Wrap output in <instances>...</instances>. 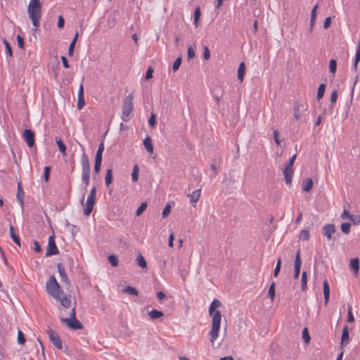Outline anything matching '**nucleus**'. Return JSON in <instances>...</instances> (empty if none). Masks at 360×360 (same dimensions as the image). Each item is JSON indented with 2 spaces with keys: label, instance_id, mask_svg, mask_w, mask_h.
<instances>
[{
  "label": "nucleus",
  "instance_id": "10",
  "mask_svg": "<svg viewBox=\"0 0 360 360\" xmlns=\"http://www.w3.org/2000/svg\"><path fill=\"white\" fill-rule=\"evenodd\" d=\"M22 137L29 147L31 148L34 146V134L31 129H25L23 131Z\"/></svg>",
  "mask_w": 360,
  "mask_h": 360
},
{
  "label": "nucleus",
  "instance_id": "8",
  "mask_svg": "<svg viewBox=\"0 0 360 360\" xmlns=\"http://www.w3.org/2000/svg\"><path fill=\"white\" fill-rule=\"evenodd\" d=\"M59 253V250L55 243V236L51 235L49 237L48 247L45 253L46 257H50L52 255H56Z\"/></svg>",
  "mask_w": 360,
  "mask_h": 360
},
{
  "label": "nucleus",
  "instance_id": "12",
  "mask_svg": "<svg viewBox=\"0 0 360 360\" xmlns=\"http://www.w3.org/2000/svg\"><path fill=\"white\" fill-rule=\"evenodd\" d=\"M301 266H302V259H301V257H300V251L298 250L295 255V264H294V278L295 279H297L300 276Z\"/></svg>",
  "mask_w": 360,
  "mask_h": 360
},
{
  "label": "nucleus",
  "instance_id": "60",
  "mask_svg": "<svg viewBox=\"0 0 360 360\" xmlns=\"http://www.w3.org/2000/svg\"><path fill=\"white\" fill-rule=\"evenodd\" d=\"M195 53L194 49H193L192 46H189L188 49V59H192L195 57Z\"/></svg>",
  "mask_w": 360,
  "mask_h": 360
},
{
  "label": "nucleus",
  "instance_id": "22",
  "mask_svg": "<svg viewBox=\"0 0 360 360\" xmlns=\"http://www.w3.org/2000/svg\"><path fill=\"white\" fill-rule=\"evenodd\" d=\"M323 287L324 302H325V304H327V303L329 301V297H330V287H329L328 283L326 279H325L323 281Z\"/></svg>",
  "mask_w": 360,
  "mask_h": 360
},
{
  "label": "nucleus",
  "instance_id": "3",
  "mask_svg": "<svg viewBox=\"0 0 360 360\" xmlns=\"http://www.w3.org/2000/svg\"><path fill=\"white\" fill-rule=\"evenodd\" d=\"M221 303L219 300L214 299L209 307V314L212 316V328L209 333L210 342L213 344L219 336L221 314L217 308L221 306Z\"/></svg>",
  "mask_w": 360,
  "mask_h": 360
},
{
  "label": "nucleus",
  "instance_id": "30",
  "mask_svg": "<svg viewBox=\"0 0 360 360\" xmlns=\"http://www.w3.org/2000/svg\"><path fill=\"white\" fill-rule=\"evenodd\" d=\"M136 264L142 269L147 267V263L143 256L139 253L136 258Z\"/></svg>",
  "mask_w": 360,
  "mask_h": 360
},
{
  "label": "nucleus",
  "instance_id": "40",
  "mask_svg": "<svg viewBox=\"0 0 360 360\" xmlns=\"http://www.w3.org/2000/svg\"><path fill=\"white\" fill-rule=\"evenodd\" d=\"M82 181L86 187L90 181V172H82Z\"/></svg>",
  "mask_w": 360,
  "mask_h": 360
},
{
  "label": "nucleus",
  "instance_id": "35",
  "mask_svg": "<svg viewBox=\"0 0 360 360\" xmlns=\"http://www.w3.org/2000/svg\"><path fill=\"white\" fill-rule=\"evenodd\" d=\"M318 8V4H316L311 13V20H310V25H311V30L313 28V26L314 25L315 20H316V9Z\"/></svg>",
  "mask_w": 360,
  "mask_h": 360
},
{
  "label": "nucleus",
  "instance_id": "2",
  "mask_svg": "<svg viewBox=\"0 0 360 360\" xmlns=\"http://www.w3.org/2000/svg\"><path fill=\"white\" fill-rule=\"evenodd\" d=\"M221 303L219 300L214 299L209 307V314L212 316V328L209 333L210 342L213 344L219 336L221 314L217 308L221 306Z\"/></svg>",
  "mask_w": 360,
  "mask_h": 360
},
{
  "label": "nucleus",
  "instance_id": "36",
  "mask_svg": "<svg viewBox=\"0 0 360 360\" xmlns=\"http://www.w3.org/2000/svg\"><path fill=\"white\" fill-rule=\"evenodd\" d=\"M56 144L58 147L59 150L64 155H66V146L63 141L59 139L56 140Z\"/></svg>",
  "mask_w": 360,
  "mask_h": 360
},
{
  "label": "nucleus",
  "instance_id": "41",
  "mask_svg": "<svg viewBox=\"0 0 360 360\" xmlns=\"http://www.w3.org/2000/svg\"><path fill=\"white\" fill-rule=\"evenodd\" d=\"M123 292L129 293V294H131V295H136V296H137L139 295L138 290L135 288L129 286V285L126 287L123 290Z\"/></svg>",
  "mask_w": 360,
  "mask_h": 360
},
{
  "label": "nucleus",
  "instance_id": "48",
  "mask_svg": "<svg viewBox=\"0 0 360 360\" xmlns=\"http://www.w3.org/2000/svg\"><path fill=\"white\" fill-rule=\"evenodd\" d=\"M281 258H278V260H277V263H276V266L275 267V269L274 271V276L275 277H277L280 271H281Z\"/></svg>",
  "mask_w": 360,
  "mask_h": 360
},
{
  "label": "nucleus",
  "instance_id": "64",
  "mask_svg": "<svg viewBox=\"0 0 360 360\" xmlns=\"http://www.w3.org/2000/svg\"><path fill=\"white\" fill-rule=\"evenodd\" d=\"M203 58L205 60H208L210 58V53L207 46L204 47Z\"/></svg>",
  "mask_w": 360,
  "mask_h": 360
},
{
  "label": "nucleus",
  "instance_id": "17",
  "mask_svg": "<svg viewBox=\"0 0 360 360\" xmlns=\"http://www.w3.org/2000/svg\"><path fill=\"white\" fill-rule=\"evenodd\" d=\"M293 168L286 167H285L283 170L284 179L285 181L287 184H290L292 180L293 176Z\"/></svg>",
  "mask_w": 360,
  "mask_h": 360
},
{
  "label": "nucleus",
  "instance_id": "24",
  "mask_svg": "<svg viewBox=\"0 0 360 360\" xmlns=\"http://www.w3.org/2000/svg\"><path fill=\"white\" fill-rule=\"evenodd\" d=\"M148 316L152 320H156L159 318H161L164 316V314L161 311H158L157 309H152L148 312Z\"/></svg>",
  "mask_w": 360,
  "mask_h": 360
},
{
  "label": "nucleus",
  "instance_id": "18",
  "mask_svg": "<svg viewBox=\"0 0 360 360\" xmlns=\"http://www.w3.org/2000/svg\"><path fill=\"white\" fill-rule=\"evenodd\" d=\"M85 105V101L84 97V89L83 86L81 84L78 91V102H77V108L81 110Z\"/></svg>",
  "mask_w": 360,
  "mask_h": 360
},
{
  "label": "nucleus",
  "instance_id": "59",
  "mask_svg": "<svg viewBox=\"0 0 360 360\" xmlns=\"http://www.w3.org/2000/svg\"><path fill=\"white\" fill-rule=\"evenodd\" d=\"M51 168L48 166L44 167V178L46 182L49 181Z\"/></svg>",
  "mask_w": 360,
  "mask_h": 360
},
{
  "label": "nucleus",
  "instance_id": "9",
  "mask_svg": "<svg viewBox=\"0 0 360 360\" xmlns=\"http://www.w3.org/2000/svg\"><path fill=\"white\" fill-rule=\"evenodd\" d=\"M47 334L50 341L58 349H63V343L59 335L53 329L49 328Z\"/></svg>",
  "mask_w": 360,
  "mask_h": 360
},
{
  "label": "nucleus",
  "instance_id": "47",
  "mask_svg": "<svg viewBox=\"0 0 360 360\" xmlns=\"http://www.w3.org/2000/svg\"><path fill=\"white\" fill-rule=\"evenodd\" d=\"M181 64V57H178L174 62L173 63V66H172V70L174 72H176L179 70L180 65Z\"/></svg>",
  "mask_w": 360,
  "mask_h": 360
},
{
  "label": "nucleus",
  "instance_id": "32",
  "mask_svg": "<svg viewBox=\"0 0 360 360\" xmlns=\"http://www.w3.org/2000/svg\"><path fill=\"white\" fill-rule=\"evenodd\" d=\"M77 37H78V32H76L72 41H71L70 46H69V49H68V55L69 56L73 55L74 49H75V43L77 41Z\"/></svg>",
  "mask_w": 360,
  "mask_h": 360
},
{
  "label": "nucleus",
  "instance_id": "44",
  "mask_svg": "<svg viewBox=\"0 0 360 360\" xmlns=\"http://www.w3.org/2000/svg\"><path fill=\"white\" fill-rule=\"evenodd\" d=\"M329 69H330V71L333 73V74H335V72H336V69H337V62L335 59H331L329 62Z\"/></svg>",
  "mask_w": 360,
  "mask_h": 360
},
{
  "label": "nucleus",
  "instance_id": "57",
  "mask_svg": "<svg viewBox=\"0 0 360 360\" xmlns=\"http://www.w3.org/2000/svg\"><path fill=\"white\" fill-rule=\"evenodd\" d=\"M350 221L352 222L354 225L360 224V216L359 215H354L352 214L350 216Z\"/></svg>",
  "mask_w": 360,
  "mask_h": 360
},
{
  "label": "nucleus",
  "instance_id": "61",
  "mask_svg": "<svg viewBox=\"0 0 360 360\" xmlns=\"http://www.w3.org/2000/svg\"><path fill=\"white\" fill-rule=\"evenodd\" d=\"M354 60H356V62L360 61V41L358 43L356 51V55H355V59Z\"/></svg>",
  "mask_w": 360,
  "mask_h": 360
},
{
  "label": "nucleus",
  "instance_id": "52",
  "mask_svg": "<svg viewBox=\"0 0 360 360\" xmlns=\"http://www.w3.org/2000/svg\"><path fill=\"white\" fill-rule=\"evenodd\" d=\"M102 160L95 159L94 163V172L98 174L101 170Z\"/></svg>",
  "mask_w": 360,
  "mask_h": 360
},
{
  "label": "nucleus",
  "instance_id": "15",
  "mask_svg": "<svg viewBox=\"0 0 360 360\" xmlns=\"http://www.w3.org/2000/svg\"><path fill=\"white\" fill-rule=\"evenodd\" d=\"M293 110H294V113H293L294 117L297 120H298L300 118V112L307 110V105L296 102L295 103Z\"/></svg>",
  "mask_w": 360,
  "mask_h": 360
},
{
  "label": "nucleus",
  "instance_id": "45",
  "mask_svg": "<svg viewBox=\"0 0 360 360\" xmlns=\"http://www.w3.org/2000/svg\"><path fill=\"white\" fill-rule=\"evenodd\" d=\"M147 207V202H142L140 206L138 207L136 215L140 216L146 209Z\"/></svg>",
  "mask_w": 360,
  "mask_h": 360
},
{
  "label": "nucleus",
  "instance_id": "5",
  "mask_svg": "<svg viewBox=\"0 0 360 360\" xmlns=\"http://www.w3.org/2000/svg\"><path fill=\"white\" fill-rule=\"evenodd\" d=\"M133 100V94H129L123 99L121 118L124 122H128L130 120V115L134 110Z\"/></svg>",
  "mask_w": 360,
  "mask_h": 360
},
{
  "label": "nucleus",
  "instance_id": "14",
  "mask_svg": "<svg viewBox=\"0 0 360 360\" xmlns=\"http://www.w3.org/2000/svg\"><path fill=\"white\" fill-rule=\"evenodd\" d=\"M82 172H91L90 162L87 155L83 153L81 157Z\"/></svg>",
  "mask_w": 360,
  "mask_h": 360
},
{
  "label": "nucleus",
  "instance_id": "56",
  "mask_svg": "<svg viewBox=\"0 0 360 360\" xmlns=\"http://www.w3.org/2000/svg\"><path fill=\"white\" fill-rule=\"evenodd\" d=\"M354 321V317L352 312V306L348 305V315H347V322L352 323Z\"/></svg>",
  "mask_w": 360,
  "mask_h": 360
},
{
  "label": "nucleus",
  "instance_id": "50",
  "mask_svg": "<svg viewBox=\"0 0 360 360\" xmlns=\"http://www.w3.org/2000/svg\"><path fill=\"white\" fill-rule=\"evenodd\" d=\"M302 338L306 343L309 342L311 338L309 335L307 328H304V330H302Z\"/></svg>",
  "mask_w": 360,
  "mask_h": 360
},
{
  "label": "nucleus",
  "instance_id": "42",
  "mask_svg": "<svg viewBox=\"0 0 360 360\" xmlns=\"http://www.w3.org/2000/svg\"><path fill=\"white\" fill-rule=\"evenodd\" d=\"M3 43L5 45L6 55L11 57L13 56L12 49L8 41L4 39Z\"/></svg>",
  "mask_w": 360,
  "mask_h": 360
},
{
  "label": "nucleus",
  "instance_id": "34",
  "mask_svg": "<svg viewBox=\"0 0 360 360\" xmlns=\"http://www.w3.org/2000/svg\"><path fill=\"white\" fill-rule=\"evenodd\" d=\"M275 282H272L269 288L268 296L269 297L271 301H274L275 298Z\"/></svg>",
  "mask_w": 360,
  "mask_h": 360
},
{
  "label": "nucleus",
  "instance_id": "37",
  "mask_svg": "<svg viewBox=\"0 0 360 360\" xmlns=\"http://www.w3.org/2000/svg\"><path fill=\"white\" fill-rule=\"evenodd\" d=\"M139 172V166L137 165H135L133 167V171H132V174H131L132 181L136 182L138 181Z\"/></svg>",
  "mask_w": 360,
  "mask_h": 360
},
{
  "label": "nucleus",
  "instance_id": "38",
  "mask_svg": "<svg viewBox=\"0 0 360 360\" xmlns=\"http://www.w3.org/2000/svg\"><path fill=\"white\" fill-rule=\"evenodd\" d=\"M350 267L355 271H358L359 269V263L358 258H354L350 260Z\"/></svg>",
  "mask_w": 360,
  "mask_h": 360
},
{
  "label": "nucleus",
  "instance_id": "43",
  "mask_svg": "<svg viewBox=\"0 0 360 360\" xmlns=\"http://www.w3.org/2000/svg\"><path fill=\"white\" fill-rule=\"evenodd\" d=\"M108 261L112 266L115 267V266H118V264H119L118 259L115 255H110L108 257Z\"/></svg>",
  "mask_w": 360,
  "mask_h": 360
},
{
  "label": "nucleus",
  "instance_id": "13",
  "mask_svg": "<svg viewBox=\"0 0 360 360\" xmlns=\"http://www.w3.org/2000/svg\"><path fill=\"white\" fill-rule=\"evenodd\" d=\"M322 231L323 234L327 238V239L330 240L332 238V235L335 233L336 229L334 224H328L323 226Z\"/></svg>",
  "mask_w": 360,
  "mask_h": 360
},
{
  "label": "nucleus",
  "instance_id": "49",
  "mask_svg": "<svg viewBox=\"0 0 360 360\" xmlns=\"http://www.w3.org/2000/svg\"><path fill=\"white\" fill-rule=\"evenodd\" d=\"M350 227L351 224L349 223H342L341 225V230L342 231L345 233L348 234L350 231Z\"/></svg>",
  "mask_w": 360,
  "mask_h": 360
},
{
  "label": "nucleus",
  "instance_id": "54",
  "mask_svg": "<svg viewBox=\"0 0 360 360\" xmlns=\"http://www.w3.org/2000/svg\"><path fill=\"white\" fill-rule=\"evenodd\" d=\"M148 124L151 127H155L156 124V115L154 113H151V115L148 120Z\"/></svg>",
  "mask_w": 360,
  "mask_h": 360
},
{
  "label": "nucleus",
  "instance_id": "31",
  "mask_svg": "<svg viewBox=\"0 0 360 360\" xmlns=\"http://www.w3.org/2000/svg\"><path fill=\"white\" fill-rule=\"evenodd\" d=\"M103 150H104V141H102L98 146V150L96 153L95 159L102 160V155H103Z\"/></svg>",
  "mask_w": 360,
  "mask_h": 360
},
{
  "label": "nucleus",
  "instance_id": "7",
  "mask_svg": "<svg viewBox=\"0 0 360 360\" xmlns=\"http://www.w3.org/2000/svg\"><path fill=\"white\" fill-rule=\"evenodd\" d=\"M60 321L73 330L82 329L84 327L82 323L76 319V311L75 308L72 309L69 318H61Z\"/></svg>",
  "mask_w": 360,
  "mask_h": 360
},
{
  "label": "nucleus",
  "instance_id": "39",
  "mask_svg": "<svg viewBox=\"0 0 360 360\" xmlns=\"http://www.w3.org/2000/svg\"><path fill=\"white\" fill-rule=\"evenodd\" d=\"M325 90H326V84H321L318 88V91H317V99L319 100L321 99L323 95H324V93H325Z\"/></svg>",
  "mask_w": 360,
  "mask_h": 360
},
{
  "label": "nucleus",
  "instance_id": "29",
  "mask_svg": "<svg viewBox=\"0 0 360 360\" xmlns=\"http://www.w3.org/2000/svg\"><path fill=\"white\" fill-rule=\"evenodd\" d=\"M301 288L302 291H305L307 288V274L306 271L302 273Z\"/></svg>",
  "mask_w": 360,
  "mask_h": 360
},
{
  "label": "nucleus",
  "instance_id": "53",
  "mask_svg": "<svg viewBox=\"0 0 360 360\" xmlns=\"http://www.w3.org/2000/svg\"><path fill=\"white\" fill-rule=\"evenodd\" d=\"M338 98V92L336 90L333 91L330 96V102H331V106L330 108H333L334 106L335 103L336 102Z\"/></svg>",
  "mask_w": 360,
  "mask_h": 360
},
{
  "label": "nucleus",
  "instance_id": "58",
  "mask_svg": "<svg viewBox=\"0 0 360 360\" xmlns=\"http://www.w3.org/2000/svg\"><path fill=\"white\" fill-rule=\"evenodd\" d=\"M200 16V9L197 7L194 12V23L196 25Z\"/></svg>",
  "mask_w": 360,
  "mask_h": 360
},
{
  "label": "nucleus",
  "instance_id": "28",
  "mask_svg": "<svg viewBox=\"0 0 360 360\" xmlns=\"http://www.w3.org/2000/svg\"><path fill=\"white\" fill-rule=\"evenodd\" d=\"M112 181V169H108L105 174V183L107 187L109 186V185Z\"/></svg>",
  "mask_w": 360,
  "mask_h": 360
},
{
  "label": "nucleus",
  "instance_id": "16",
  "mask_svg": "<svg viewBox=\"0 0 360 360\" xmlns=\"http://www.w3.org/2000/svg\"><path fill=\"white\" fill-rule=\"evenodd\" d=\"M57 269L59 274V276L61 278V281L65 283L68 285H70V281L68 278V276L65 273V267L61 263H58L57 264Z\"/></svg>",
  "mask_w": 360,
  "mask_h": 360
},
{
  "label": "nucleus",
  "instance_id": "1",
  "mask_svg": "<svg viewBox=\"0 0 360 360\" xmlns=\"http://www.w3.org/2000/svg\"><path fill=\"white\" fill-rule=\"evenodd\" d=\"M221 303L219 300L214 299L209 307V314L212 316V328L209 333L210 342L213 344L219 336L221 314L217 308L221 306Z\"/></svg>",
  "mask_w": 360,
  "mask_h": 360
},
{
  "label": "nucleus",
  "instance_id": "21",
  "mask_svg": "<svg viewBox=\"0 0 360 360\" xmlns=\"http://www.w3.org/2000/svg\"><path fill=\"white\" fill-rule=\"evenodd\" d=\"M9 233H10V236L11 238H12V240H13V242L19 247L21 246V243H20V237L15 233V228L13 225H10V227H9Z\"/></svg>",
  "mask_w": 360,
  "mask_h": 360
},
{
  "label": "nucleus",
  "instance_id": "33",
  "mask_svg": "<svg viewBox=\"0 0 360 360\" xmlns=\"http://www.w3.org/2000/svg\"><path fill=\"white\" fill-rule=\"evenodd\" d=\"M56 300H60V304L65 308H68L71 304V301L67 296H64L63 297H60V299Z\"/></svg>",
  "mask_w": 360,
  "mask_h": 360
},
{
  "label": "nucleus",
  "instance_id": "4",
  "mask_svg": "<svg viewBox=\"0 0 360 360\" xmlns=\"http://www.w3.org/2000/svg\"><path fill=\"white\" fill-rule=\"evenodd\" d=\"M42 5L41 1H30L27 6V14L32 25L37 30L40 25L41 18Z\"/></svg>",
  "mask_w": 360,
  "mask_h": 360
},
{
  "label": "nucleus",
  "instance_id": "51",
  "mask_svg": "<svg viewBox=\"0 0 360 360\" xmlns=\"http://www.w3.org/2000/svg\"><path fill=\"white\" fill-rule=\"evenodd\" d=\"M18 342L20 345H23L25 342V338L23 333L21 330L18 332Z\"/></svg>",
  "mask_w": 360,
  "mask_h": 360
},
{
  "label": "nucleus",
  "instance_id": "23",
  "mask_svg": "<svg viewBox=\"0 0 360 360\" xmlns=\"http://www.w3.org/2000/svg\"><path fill=\"white\" fill-rule=\"evenodd\" d=\"M349 329L347 326H345L342 330V337H341V343L347 344L349 342Z\"/></svg>",
  "mask_w": 360,
  "mask_h": 360
},
{
  "label": "nucleus",
  "instance_id": "20",
  "mask_svg": "<svg viewBox=\"0 0 360 360\" xmlns=\"http://www.w3.org/2000/svg\"><path fill=\"white\" fill-rule=\"evenodd\" d=\"M23 197H24V191H23L21 183L18 182V192H17L16 198H17L22 209H23V207H24Z\"/></svg>",
  "mask_w": 360,
  "mask_h": 360
},
{
  "label": "nucleus",
  "instance_id": "19",
  "mask_svg": "<svg viewBox=\"0 0 360 360\" xmlns=\"http://www.w3.org/2000/svg\"><path fill=\"white\" fill-rule=\"evenodd\" d=\"M200 193L201 189L198 188L193 191L191 193H188L187 196L188 198H189L190 202L191 203H196L199 200V198L200 197Z\"/></svg>",
  "mask_w": 360,
  "mask_h": 360
},
{
  "label": "nucleus",
  "instance_id": "62",
  "mask_svg": "<svg viewBox=\"0 0 360 360\" xmlns=\"http://www.w3.org/2000/svg\"><path fill=\"white\" fill-rule=\"evenodd\" d=\"M170 210H171L170 205H167L162 211V217H167L168 214L170 213Z\"/></svg>",
  "mask_w": 360,
  "mask_h": 360
},
{
  "label": "nucleus",
  "instance_id": "27",
  "mask_svg": "<svg viewBox=\"0 0 360 360\" xmlns=\"http://www.w3.org/2000/svg\"><path fill=\"white\" fill-rule=\"evenodd\" d=\"M313 186L312 179L310 178L307 179L302 184V190L309 192Z\"/></svg>",
  "mask_w": 360,
  "mask_h": 360
},
{
  "label": "nucleus",
  "instance_id": "6",
  "mask_svg": "<svg viewBox=\"0 0 360 360\" xmlns=\"http://www.w3.org/2000/svg\"><path fill=\"white\" fill-rule=\"evenodd\" d=\"M46 290L55 299H60V295L63 294V290L54 276H50L46 283Z\"/></svg>",
  "mask_w": 360,
  "mask_h": 360
},
{
  "label": "nucleus",
  "instance_id": "55",
  "mask_svg": "<svg viewBox=\"0 0 360 360\" xmlns=\"http://www.w3.org/2000/svg\"><path fill=\"white\" fill-rule=\"evenodd\" d=\"M297 158V155L296 154H294L290 158V160L288 161V162L286 163L285 166L286 167H290V168H293V164Z\"/></svg>",
  "mask_w": 360,
  "mask_h": 360
},
{
  "label": "nucleus",
  "instance_id": "11",
  "mask_svg": "<svg viewBox=\"0 0 360 360\" xmlns=\"http://www.w3.org/2000/svg\"><path fill=\"white\" fill-rule=\"evenodd\" d=\"M95 204L96 196L89 195L87 197L86 207L84 210V214L86 216L90 215Z\"/></svg>",
  "mask_w": 360,
  "mask_h": 360
},
{
  "label": "nucleus",
  "instance_id": "25",
  "mask_svg": "<svg viewBox=\"0 0 360 360\" xmlns=\"http://www.w3.org/2000/svg\"><path fill=\"white\" fill-rule=\"evenodd\" d=\"M143 145L148 153L153 152V146L150 136H146L143 140Z\"/></svg>",
  "mask_w": 360,
  "mask_h": 360
},
{
  "label": "nucleus",
  "instance_id": "46",
  "mask_svg": "<svg viewBox=\"0 0 360 360\" xmlns=\"http://www.w3.org/2000/svg\"><path fill=\"white\" fill-rule=\"evenodd\" d=\"M309 232L307 230H302L300 233L299 238L303 240H307L309 238Z\"/></svg>",
  "mask_w": 360,
  "mask_h": 360
},
{
  "label": "nucleus",
  "instance_id": "26",
  "mask_svg": "<svg viewBox=\"0 0 360 360\" xmlns=\"http://www.w3.org/2000/svg\"><path fill=\"white\" fill-rule=\"evenodd\" d=\"M245 72V65L244 63H241L239 65L238 69V78L240 82H243Z\"/></svg>",
  "mask_w": 360,
  "mask_h": 360
},
{
  "label": "nucleus",
  "instance_id": "63",
  "mask_svg": "<svg viewBox=\"0 0 360 360\" xmlns=\"http://www.w3.org/2000/svg\"><path fill=\"white\" fill-rule=\"evenodd\" d=\"M17 41H18V47L20 49H23L24 48V39L21 36L18 35L17 36Z\"/></svg>",
  "mask_w": 360,
  "mask_h": 360
}]
</instances>
